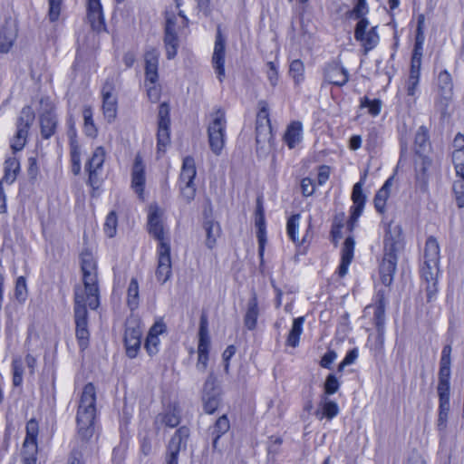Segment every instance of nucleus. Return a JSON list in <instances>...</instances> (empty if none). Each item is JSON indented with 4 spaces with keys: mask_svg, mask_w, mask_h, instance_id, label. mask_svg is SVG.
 Listing matches in <instances>:
<instances>
[{
    "mask_svg": "<svg viewBox=\"0 0 464 464\" xmlns=\"http://www.w3.org/2000/svg\"><path fill=\"white\" fill-rule=\"evenodd\" d=\"M164 212L156 204H151L148 210V230L158 242V266L156 277L160 284H165L171 276L170 240L165 231Z\"/></svg>",
    "mask_w": 464,
    "mask_h": 464,
    "instance_id": "nucleus-1",
    "label": "nucleus"
},
{
    "mask_svg": "<svg viewBox=\"0 0 464 464\" xmlns=\"http://www.w3.org/2000/svg\"><path fill=\"white\" fill-rule=\"evenodd\" d=\"M82 285H77L74 289V299L78 295L87 301L88 306L94 310L100 304V291L98 285L97 264L93 256L89 252L81 255Z\"/></svg>",
    "mask_w": 464,
    "mask_h": 464,
    "instance_id": "nucleus-2",
    "label": "nucleus"
},
{
    "mask_svg": "<svg viewBox=\"0 0 464 464\" xmlns=\"http://www.w3.org/2000/svg\"><path fill=\"white\" fill-rule=\"evenodd\" d=\"M96 416V390L92 383H87L80 397L76 413L77 434L84 441L94 434V419Z\"/></svg>",
    "mask_w": 464,
    "mask_h": 464,
    "instance_id": "nucleus-3",
    "label": "nucleus"
},
{
    "mask_svg": "<svg viewBox=\"0 0 464 464\" xmlns=\"http://www.w3.org/2000/svg\"><path fill=\"white\" fill-rule=\"evenodd\" d=\"M401 227L399 225L389 224L383 242V258L380 266L381 279L383 285H390L397 266V253L402 247Z\"/></svg>",
    "mask_w": 464,
    "mask_h": 464,
    "instance_id": "nucleus-4",
    "label": "nucleus"
},
{
    "mask_svg": "<svg viewBox=\"0 0 464 464\" xmlns=\"http://www.w3.org/2000/svg\"><path fill=\"white\" fill-rule=\"evenodd\" d=\"M226 124V115L223 110L218 109L210 114V121L208 126V136L210 150L216 155H219L221 153L225 145Z\"/></svg>",
    "mask_w": 464,
    "mask_h": 464,
    "instance_id": "nucleus-5",
    "label": "nucleus"
},
{
    "mask_svg": "<svg viewBox=\"0 0 464 464\" xmlns=\"http://www.w3.org/2000/svg\"><path fill=\"white\" fill-rule=\"evenodd\" d=\"M88 303L82 299L78 295V298L74 299V321L76 327V337L82 349H85L89 342L88 331Z\"/></svg>",
    "mask_w": 464,
    "mask_h": 464,
    "instance_id": "nucleus-6",
    "label": "nucleus"
},
{
    "mask_svg": "<svg viewBox=\"0 0 464 464\" xmlns=\"http://www.w3.org/2000/svg\"><path fill=\"white\" fill-rule=\"evenodd\" d=\"M210 338L208 323L206 315H201L198 329V343L197 348L198 360L196 369L201 373L207 371L209 360Z\"/></svg>",
    "mask_w": 464,
    "mask_h": 464,
    "instance_id": "nucleus-7",
    "label": "nucleus"
},
{
    "mask_svg": "<svg viewBox=\"0 0 464 464\" xmlns=\"http://www.w3.org/2000/svg\"><path fill=\"white\" fill-rule=\"evenodd\" d=\"M354 38L360 42L363 47L364 53L372 50L379 43L380 37L377 32V26L370 27L368 19H361L355 25Z\"/></svg>",
    "mask_w": 464,
    "mask_h": 464,
    "instance_id": "nucleus-8",
    "label": "nucleus"
},
{
    "mask_svg": "<svg viewBox=\"0 0 464 464\" xmlns=\"http://www.w3.org/2000/svg\"><path fill=\"white\" fill-rule=\"evenodd\" d=\"M202 401L204 410L207 413L212 414L220 404V392L217 386V378L210 372L204 383Z\"/></svg>",
    "mask_w": 464,
    "mask_h": 464,
    "instance_id": "nucleus-9",
    "label": "nucleus"
},
{
    "mask_svg": "<svg viewBox=\"0 0 464 464\" xmlns=\"http://www.w3.org/2000/svg\"><path fill=\"white\" fill-rule=\"evenodd\" d=\"M189 430L180 427L170 439L166 454V464H178V455L182 448H186Z\"/></svg>",
    "mask_w": 464,
    "mask_h": 464,
    "instance_id": "nucleus-10",
    "label": "nucleus"
},
{
    "mask_svg": "<svg viewBox=\"0 0 464 464\" xmlns=\"http://www.w3.org/2000/svg\"><path fill=\"white\" fill-rule=\"evenodd\" d=\"M421 67V53L414 51L408 79L405 82V90L407 95L412 98L413 102L416 101V94L418 92Z\"/></svg>",
    "mask_w": 464,
    "mask_h": 464,
    "instance_id": "nucleus-11",
    "label": "nucleus"
},
{
    "mask_svg": "<svg viewBox=\"0 0 464 464\" xmlns=\"http://www.w3.org/2000/svg\"><path fill=\"white\" fill-rule=\"evenodd\" d=\"M114 90V84L110 81L104 83L102 90V111L108 122L113 121L117 116V96Z\"/></svg>",
    "mask_w": 464,
    "mask_h": 464,
    "instance_id": "nucleus-12",
    "label": "nucleus"
},
{
    "mask_svg": "<svg viewBox=\"0 0 464 464\" xmlns=\"http://www.w3.org/2000/svg\"><path fill=\"white\" fill-rule=\"evenodd\" d=\"M225 49L226 41L221 34L220 27L218 26L212 55V64L220 82H223L225 77Z\"/></svg>",
    "mask_w": 464,
    "mask_h": 464,
    "instance_id": "nucleus-13",
    "label": "nucleus"
},
{
    "mask_svg": "<svg viewBox=\"0 0 464 464\" xmlns=\"http://www.w3.org/2000/svg\"><path fill=\"white\" fill-rule=\"evenodd\" d=\"M352 200L353 206L351 208V216L348 221V228L351 231L354 228L359 217L362 215L366 201V197L362 192V182L360 181L354 184Z\"/></svg>",
    "mask_w": 464,
    "mask_h": 464,
    "instance_id": "nucleus-14",
    "label": "nucleus"
},
{
    "mask_svg": "<svg viewBox=\"0 0 464 464\" xmlns=\"http://www.w3.org/2000/svg\"><path fill=\"white\" fill-rule=\"evenodd\" d=\"M439 396V410L438 420L436 427L439 432L440 442L446 440L448 420L450 411V395H438Z\"/></svg>",
    "mask_w": 464,
    "mask_h": 464,
    "instance_id": "nucleus-15",
    "label": "nucleus"
},
{
    "mask_svg": "<svg viewBox=\"0 0 464 464\" xmlns=\"http://www.w3.org/2000/svg\"><path fill=\"white\" fill-rule=\"evenodd\" d=\"M106 151L102 146L97 147L89 160L86 169L89 172V183L94 188L98 185V170L102 169L105 160Z\"/></svg>",
    "mask_w": 464,
    "mask_h": 464,
    "instance_id": "nucleus-16",
    "label": "nucleus"
},
{
    "mask_svg": "<svg viewBox=\"0 0 464 464\" xmlns=\"http://www.w3.org/2000/svg\"><path fill=\"white\" fill-rule=\"evenodd\" d=\"M145 180V163L140 154L138 153L132 166L131 187L139 196L143 194Z\"/></svg>",
    "mask_w": 464,
    "mask_h": 464,
    "instance_id": "nucleus-17",
    "label": "nucleus"
},
{
    "mask_svg": "<svg viewBox=\"0 0 464 464\" xmlns=\"http://www.w3.org/2000/svg\"><path fill=\"white\" fill-rule=\"evenodd\" d=\"M324 80L331 84L343 86L349 81V73L345 68L333 63L324 69Z\"/></svg>",
    "mask_w": 464,
    "mask_h": 464,
    "instance_id": "nucleus-18",
    "label": "nucleus"
},
{
    "mask_svg": "<svg viewBox=\"0 0 464 464\" xmlns=\"http://www.w3.org/2000/svg\"><path fill=\"white\" fill-rule=\"evenodd\" d=\"M159 56L160 53L154 48L148 50L144 54L145 80H147V82H158Z\"/></svg>",
    "mask_w": 464,
    "mask_h": 464,
    "instance_id": "nucleus-19",
    "label": "nucleus"
},
{
    "mask_svg": "<svg viewBox=\"0 0 464 464\" xmlns=\"http://www.w3.org/2000/svg\"><path fill=\"white\" fill-rule=\"evenodd\" d=\"M141 330L139 327H127L124 343L126 353L130 358H135L140 348Z\"/></svg>",
    "mask_w": 464,
    "mask_h": 464,
    "instance_id": "nucleus-20",
    "label": "nucleus"
},
{
    "mask_svg": "<svg viewBox=\"0 0 464 464\" xmlns=\"http://www.w3.org/2000/svg\"><path fill=\"white\" fill-rule=\"evenodd\" d=\"M87 1V17L91 26L95 31H101L104 27L103 14L100 0Z\"/></svg>",
    "mask_w": 464,
    "mask_h": 464,
    "instance_id": "nucleus-21",
    "label": "nucleus"
},
{
    "mask_svg": "<svg viewBox=\"0 0 464 464\" xmlns=\"http://www.w3.org/2000/svg\"><path fill=\"white\" fill-rule=\"evenodd\" d=\"M50 109L40 116L41 135L44 139L51 138L57 128V117L53 111V107L49 104Z\"/></svg>",
    "mask_w": 464,
    "mask_h": 464,
    "instance_id": "nucleus-22",
    "label": "nucleus"
},
{
    "mask_svg": "<svg viewBox=\"0 0 464 464\" xmlns=\"http://www.w3.org/2000/svg\"><path fill=\"white\" fill-rule=\"evenodd\" d=\"M180 422L179 411L176 408L168 409L165 412L160 413L154 420V426L156 430L162 427L175 428Z\"/></svg>",
    "mask_w": 464,
    "mask_h": 464,
    "instance_id": "nucleus-23",
    "label": "nucleus"
},
{
    "mask_svg": "<svg viewBox=\"0 0 464 464\" xmlns=\"http://www.w3.org/2000/svg\"><path fill=\"white\" fill-rule=\"evenodd\" d=\"M164 44L168 59H173L177 54L178 37L174 32V22L167 20L165 27Z\"/></svg>",
    "mask_w": 464,
    "mask_h": 464,
    "instance_id": "nucleus-24",
    "label": "nucleus"
},
{
    "mask_svg": "<svg viewBox=\"0 0 464 464\" xmlns=\"http://www.w3.org/2000/svg\"><path fill=\"white\" fill-rule=\"evenodd\" d=\"M259 314L257 296L255 292L252 293L246 304V311L244 316V324L248 330H254L256 326Z\"/></svg>",
    "mask_w": 464,
    "mask_h": 464,
    "instance_id": "nucleus-25",
    "label": "nucleus"
},
{
    "mask_svg": "<svg viewBox=\"0 0 464 464\" xmlns=\"http://www.w3.org/2000/svg\"><path fill=\"white\" fill-rule=\"evenodd\" d=\"M424 264H429L431 267L439 266L440 261V246L434 237H430L425 245Z\"/></svg>",
    "mask_w": 464,
    "mask_h": 464,
    "instance_id": "nucleus-26",
    "label": "nucleus"
},
{
    "mask_svg": "<svg viewBox=\"0 0 464 464\" xmlns=\"http://www.w3.org/2000/svg\"><path fill=\"white\" fill-rule=\"evenodd\" d=\"M354 250V240L353 237H348L342 248V262L339 266V275L343 276L347 274L348 266L351 264L353 257Z\"/></svg>",
    "mask_w": 464,
    "mask_h": 464,
    "instance_id": "nucleus-27",
    "label": "nucleus"
},
{
    "mask_svg": "<svg viewBox=\"0 0 464 464\" xmlns=\"http://www.w3.org/2000/svg\"><path fill=\"white\" fill-rule=\"evenodd\" d=\"M339 413V407L336 402L324 396L321 400L319 409L314 412L319 420L334 418Z\"/></svg>",
    "mask_w": 464,
    "mask_h": 464,
    "instance_id": "nucleus-28",
    "label": "nucleus"
},
{
    "mask_svg": "<svg viewBox=\"0 0 464 464\" xmlns=\"http://www.w3.org/2000/svg\"><path fill=\"white\" fill-rule=\"evenodd\" d=\"M430 149L428 130L421 126L416 132L414 140V150L420 157H425Z\"/></svg>",
    "mask_w": 464,
    "mask_h": 464,
    "instance_id": "nucleus-29",
    "label": "nucleus"
},
{
    "mask_svg": "<svg viewBox=\"0 0 464 464\" xmlns=\"http://www.w3.org/2000/svg\"><path fill=\"white\" fill-rule=\"evenodd\" d=\"M392 177L389 178L374 197V207L380 213H383L385 210L386 201L390 197L391 188L392 186Z\"/></svg>",
    "mask_w": 464,
    "mask_h": 464,
    "instance_id": "nucleus-30",
    "label": "nucleus"
},
{
    "mask_svg": "<svg viewBox=\"0 0 464 464\" xmlns=\"http://www.w3.org/2000/svg\"><path fill=\"white\" fill-rule=\"evenodd\" d=\"M284 140L290 149L295 148L302 140V124L298 121L292 122L285 130Z\"/></svg>",
    "mask_w": 464,
    "mask_h": 464,
    "instance_id": "nucleus-31",
    "label": "nucleus"
},
{
    "mask_svg": "<svg viewBox=\"0 0 464 464\" xmlns=\"http://www.w3.org/2000/svg\"><path fill=\"white\" fill-rule=\"evenodd\" d=\"M197 170L195 161L191 157L183 160L180 172V184H194Z\"/></svg>",
    "mask_w": 464,
    "mask_h": 464,
    "instance_id": "nucleus-32",
    "label": "nucleus"
},
{
    "mask_svg": "<svg viewBox=\"0 0 464 464\" xmlns=\"http://www.w3.org/2000/svg\"><path fill=\"white\" fill-rule=\"evenodd\" d=\"M256 140L258 146L257 150L268 149L272 140L271 125H256Z\"/></svg>",
    "mask_w": 464,
    "mask_h": 464,
    "instance_id": "nucleus-33",
    "label": "nucleus"
},
{
    "mask_svg": "<svg viewBox=\"0 0 464 464\" xmlns=\"http://www.w3.org/2000/svg\"><path fill=\"white\" fill-rule=\"evenodd\" d=\"M304 317H297L294 319L292 328L286 339V344L292 347H296L299 344L300 335L303 333V324Z\"/></svg>",
    "mask_w": 464,
    "mask_h": 464,
    "instance_id": "nucleus-34",
    "label": "nucleus"
},
{
    "mask_svg": "<svg viewBox=\"0 0 464 464\" xmlns=\"http://www.w3.org/2000/svg\"><path fill=\"white\" fill-rule=\"evenodd\" d=\"M438 86L441 96L444 99H450L452 95L453 83L450 74L448 71L440 72L438 76Z\"/></svg>",
    "mask_w": 464,
    "mask_h": 464,
    "instance_id": "nucleus-35",
    "label": "nucleus"
},
{
    "mask_svg": "<svg viewBox=\"0 0 464 464\" xmlns=\"http://www.w3.org/2000/svg\"><path fill=\"white\" fill-rule=\"evenodd\" d=\"M20 169V164L17 159L9 158L5 161V175L3 177L2 182L11 184L13 183L17 176V173Z\"/></svg>",
    "mask_w": 464,
    "mask_h": 464,
    "instance_id": "nucleus-36",
    "label": "nucleus"
},
{
    "mask_svg": "<svg viewBox=\"0 0 464 464\" xmlns=\"http://www.w3.org/2000/svg\"><path fill=\"white\" fill-rule=\"evenodd\" d=\"M450 368L440 367L439 382L437 386L438 395H450Z\"/></svg>",
    "mask_w": 464,
    "mask_h": 464,
    "instance_id": "nucleus-37",
    "label": "nucleus"
},
{
    "mask_svg": "<svg viewBox=\"0 0 464 464\" xmlns=\"http://www.w3.org/2000/svg\"><path fill=\"white\" fill-rule=\"evenodd\" d=\"M16 39V32L12 27H5L0 32V52L7 53Z\"/></svg>",
    "mask_w": 464,
    "mask_h": 464,
    "instance_id": "nucleus-38",
    "label": "nucleus"
},
{
    "mask_svg": "<svg viewBox=\"0 0 464 464\" xmlns=\"http://www.w3.org/2000/svg\"><path fill=\"white\" fill-rule=\"evenodd\" d=\"M82 117L84 121L83 130L85 134L91 138H95L97 136L98 130L94 124L92 109L90 106H85L83 108Z\"/></svg>",
    "mask_w": 464,
    "mask_h": 464,
    "instance_id": "nucleus-39",
    "label": "nucleus"
},
{
    "mask_svg": "<svg viewBox=\"0 0 464 464\" xmlns=\"http://www.w3.org/2000/svg\"><path fill=\"white\" fill-rule=\"evenodd\" d=\"M37 450V442L24 440L22 448L23 464H35Z\"/></svg>",
    "mask_w": 464,
    "mask_h": 464,
    "instance_id": "nucleus-40",
    "label": "nucleus"
},
{
    "mask_svg": "<svg viewBox=\"0 0 464 464\" xmlns=\"http://www.w3.org/2000/svg\"><path fill=\"white\" fill-rule=\"evenodd\" d=\"M34 110L30 106L24 107L17 121V129H24V130L28 131L34 121Z\"/></svg>",
    "mask_w": 464,
    "mask_h": 464,
    "instance_id": "nucleus-41",
    "label": "nucleus"
},
{
    "mask_svg": "<svg viewBox=\"0 0 464 464\" xmlns=\"http://www.w3.org/2000/svg\"><path fill=\"white\" fill-rule=\"evenodd\" d=\"M205 229L207 233L206 245L209 249H212L217 242V238L220 234V227L218 223L208 221L205 223Z\"/></svg>",
    "mask_w": 464,
    "mask_h": 464,
    "instance_id": "nucleus-42",
    "label": "nucleus"
},
{
    "mask_svg": "<svg viewBox=\"0 0 464 464\" xmlns=\"http://www.w3.org/2000/svg\"><path fill=\"white\" fill-rule=\"evenodd\" d=\"M158 153L164 152L167 146L170 142L169 137V124H158Z\"/></svg>",
    "mask_w": 464,
    "mask_h": 464,
    "instance_id": "nucleus-43",
    "label": "nucleus"
},
{
    "mask_svg": "<svg viewBox=\"0 0 464 464\" xmlns=\"http://www.w3.org/2000/svg\"><path fill=\"white\" fill-rule=\"evenodd\" d=\"M299 222H300V215L295 214L290 217L287 220L286 224V231L287 235L290 237V239L296 244H301V241L299 240Z\"/></svg>",
    "mask_w": 464,
    "mask_h": 464,
    "instance_id": "nucleus-44",
    "label": "nucleus"
},
{
    "mask_svg": "<svg viewBox=\"0 0 464 464\" xmlns=\"http://www.w3.org/2000/svg\"><path fill=\"white\" fill-rule=\"evenodd\" d=\"M127 303L131 310L138 307L139 304V284L135 278H132L129 284L127 291Z\"/></svg>",
    "mask_w": 464,
    "mask_h": 464,
    "instance_id": "nucleus-45",
    "label": "nucleus"
},
{
    "mask_svg": "<svg viewBox=\"0 0 464 464\" xmlns=\"http://www.w3.org/2000/svg\"><path fill=\"white\" fill-rule=\"evenodd\" d=\"M289 73L295 84H300L304 79V65L299 59L294 60L289 66Z\"/></svg>",
    "mask_w": 464,
    "mask_h": 464,
    "instance_id": "nucleus-46",
    "label": "nucleus"
},
{
    "mask_svg": "<svg viewBox=\"0 0 464 464\" xmlns=\"http://www.w3.org/2000/svg\"><path fill=\"white\" fill-rule=\"evenodd\" d=\"M117 216L114 211H111L105 219L103 230L108 237H113L117 231Z\"/></svg>",
    "mask_w": 464,
    "mask_h": 464,
    "instance_id": "nucleus-47",
    "label": "nucleus"
},
{
    "mask_svg": "<svg viewBox=\"0 0 464 464\" xmlns=\"http://www.w3.org/2000/svg\"><path fill=\"white\" fill-rule=\"evenodd\" d=\"M13 384L18 387L23 382L24 367L21 358H14L12 362Z\"/></svg>",
    "mask_w": 464,
    "mask_h": 464,
    "instance_id": "nucleus-48",
    "label": "nucleus"
},
{
    "mask_svg": "<svg viewBox=\"0 0 464 464\" xmlns=\"http://www.w3.org/2000/svg\"><path fill=\"white\" fill-rule=\"evenodd\" d=\"M14 297L19 303H24L27 298V285L24 276H19L16 279Z\"/></svg>",
    "mask_w": 464,
    "mask_h": 464,
    "instance_id": "nucleus-49",
    "label": "nucleus"
},
{
    "mask_svg": "<svg viewBox=\"0 0 464 464\" xmlns=\"http://www.w3.org/2000/svg\"><path fill=\"white\" fill-rule=\"evenodd\" d=\"M459 179L454 181L453 191L456 196L459 208L464 207V176H458Z\"/></svg>",
    "mask_w": 464,
    "mask_h": 464,
    "instance_id": "nucleus-50",
    "label": "nucleus"
},
{
    "mask_svg": "<svg viewBox=\"0 0 464 464\" xmlns=\"http://www.w3.org/2000/svg\"><path fill=\"white\" fill-rule=\"evenodd\" d=\"M27 135L28 131L24 130V129H17L16 134L11 141V148L14 151L21 150L26 143Z\"/></svg>",
    "mask_w": 464,
    "mask_h": 464,
    "instance_id": "nucleus-51",
    "label": "nucleus"
},
{
    "mask_svg": "<svg viewBox=\"0 0 464 464\" xmlns=\"http://www.w3.org/2000/svg\"><path fill=\"white\" fill-rule=\"evenodd\" d=\"M452 161L457 176H464V150H454Z\"/></svg>",
    "mask_w": 464,
    "mask_h": 464,
    "instance_id": "nucleus-52",
    "label": "nucleus"
},
{
    "mask_svg": "<svg viewBox=\"0 0 464 464\" xmlns=\"http://www.w3.org/2000/svg\"><path fill=\"white\" fill-rule=\"evenodd\" d=\"M26 436L24 440H29L31 442H37V436L39 432L38 422L34 419H31L26 423Z\"/></svg>",
    "mask_w": 464,
    "mask_h": 464,
    "instance_id": "nucleus-53",
    "label": "nucleus"
},
{
    "mask_svg": "<svg viewBox=\"0 0 464 464\" xmlns=\"http://www.w3.org/2000/svg\"><path fill=\"white\" fill-rule=\"evenodd\" d=\"M62 4L63 0H48V17L51 22H56L59 19Z\"/></svg>",
    "mask_w": 464,
    "mask_h": 464,
    "instance_id": "nucleus-54",
    "label": "nucleus"
},
{
    "mask_svg": "<svg viewBox=\"0 0 464 464\" xmlns=\"http://www.w3.org/2000/svg\"><path fill=\"white\" fill-rule=\"evenodd\" d=\"M369 9L366 2L357 0V4L351 11L350 17L353 19H367L364 15L368 13Z\"/></svg>",
    "mask_w": 464,
    "mask_h": 464,
    "instance_id": "nucleus-55",
    "label": "nucleus"
},
{
    "mask_svg": "<svg viewBox=\"0 0 464 464\" xmlns=\"http://www.w3.org/2000/svg\"><path fill=\"white\" fill-rule=\"evenodd\" d=\"M259 106V111L256 116V125H271L266 102H260Z\"/></svg>",
    "mask_w": 464,
    "mask_h": 464,
    "instance_id": "nucleus-56",
    "label": "nucleus"
},
{
    "mask_svg": "<svg viewBox=\"0 0 464 464\" xmlns=\"http://www.w3.org/2000/svg\"><path fill=\"white\" fill-rule=\"evenodd\" d=\"M439 266L431 267L429 264H424L421 269L423 278L427 283L436 282L438 277Z\"/></svg>",
    "mask_w": 464,
    "mask_h": 464,
    "instance_id": "nucleus-57",
    "label": "nucleus"
},
{
    "mask_svg": "<svg viewBox=\"0 0 464 464\" xmlns=\"http://www.w3.org/2000/svg\"><path fill=\"white\" fill-rule=\"evenodd\" d=\"M181 197L187 203H190L196 195L195 184H179Z\"/></svg>",
    "mask_w": 464,
    "mask_h": 464,
    "instance_id": "nucleus-58",
    "label": "nucleus"
},
{
    "mask_svg": "<svg viewBox=\"0 0 464 464\" xmlns=\"http://www.w3.org/2000/svg\"><path fill=\"white\" fill-rule=\"evenodd\" d=\"M144 84L147 90V95L149 99L153 102H158L160 97V88L158 85V82L150 83L147 82V80H145Z\"/></svg>",
    "mask_w": 464,
    "mask_h": 464,
    "instance_id": "nucleus-59",
    "label": "nucleus"
},
{
    "mask_svg": "<svg viewBox=\"0 0 464 464\" xmlns=\"http://www.w3.org/2000/svg\"><path fill=\"white\" fill-rule=\"evenodd\" d=\"M160 342V341L159 336H152L148 334L145 342V349L150 355H154L159 352Z\"/></svg>",
    "mask_w": 464,
    "mask_h": 464,
    "instance_id": "nucleus-60",
    "label": "nucleus"
},
{
    "mask_svg": "<svg viewBox=\"0 0 464 464\" xmlns=\"http://www.w3.org/2000/svg\"><path fill=\"white\" fill-rule=\"evenodd\" d=\"M339 382L334 374H329L324 383V392L328 395L335 393L339 389Z\"/></svg>",
    "mask_w": 464,
    "mask_h": 464,
    "instance_id": "nucleus-61",
    "label": "nucleus"
},
{
    "mask_svg": "<svg viewBox=\"0 0 464 464\" xmlns=\"http://www.w3.org/2000/svg\"><path fill=\"white\" fill-rule=\"evenodd\" d=\"M362 107H367L369 113L372 116H377L381 111V102L379 100L371 101L365 98L361 104Z\"/></svg>",
    "mask_w": 464,
    "mask_h": 464,
    "instance_id": "nucleus-62",
    "label": "nucleus"
},
{
    "mask_svg": "<svg viewBox=\"0 0 464 464\" xmlns=\"http://www.w3.org/2000/svg\"><path fill=\"white\" fill-rule=\"evenodd\" d=\"M228 429L229 421L225 415H223L216 421L213 432L216 433L217 435L219 434V436H221L222 434L227 432Z\"/></svg>",
    "mask_w": 464,
    "mask_h": 464,
    "instance_id": "nucleus-63",
    "label": "nucleus"
},
{
    "mask_svg": "<svg viewBox=\"0 0 464 464\" xmlns=\"http://www.w3.org/2000/svg\"><path fill=\"white\" fill-rule=\"evenodd\" d=\"M266 65L268 67L266 72L267 79L272 86H276L278 82V72L276 66L273 62H268Z\"/></svg>",
    "mask_w": 464,
    "mask_h": 464,
    "instance_id": "nucleus-64",
    "label": "nucleus"
}]
</instances>
